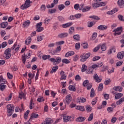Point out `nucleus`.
Listing matches in <instances>:
<instances>
[{"label": "nucleus", "instance_id": "50", "mask_svg": "<svg viewBox=\"0 0 124 124\" xmlns=\"http://www.w3.org/2000/svg\"><path fill=\"white\" fill-rule=\"evenodd\" d=\"M103 90V84L100 83L98 87V90L99 92H101Z\"/></svg>", "mask_w": 124, "mask_h": 124}, {"label": "nucleus", "instance_id": "60", "mask_svg": "<svg viewBox=\"0 0 124 124\" xmlns=\"http://www.w3.org/2000/svg\"><path fill=\"white\" fill-rule=\"evenodd\" d=\"M74 8L76 10H78V9H79V4H75L74 5Z\"/></svg>", "mask_w": 124, "mask_h": 124}, {"label": "nucleus", "instance_id": "7", "mask_svg": "<svg viewBox=\"0 0 124 124\" xmlns=\"http://www.w3.org/2000/svg\"><path fill=\"white\" fill-rule=\"evenodd\" d=\"M91 9V7L86 6L84 8V5L81 4L79 5V10H81L82 12H87V11H89Z\"/></svg>", "mask_w": 124, "mask_h": 124}, {"label": "nucleus", "instance_id": "31", "mask_svg": "<svg viewBox=\"0 0 124 124\" xmlns=\"http://www.w3.org/2000/svg\"><path fill=\"white\" fill-rule=\"evenodd\" d=\"M87 69H88V66H87V65H86L85 64H83L82 65L81 72H85V71H86Z\"/></svg>", "mask_w": 124, "mask_h": 124}, {"label": "nucleus", "instance_id": "16", "mask_svg": "<svg viewBox=\"0 0 124 124\" xmlns=\"http://www.w3.org/2000/svg\"><path fill=\"white\" fill-rule=\"evenodd\" d=\"M113 90H114V91H115L116 92L118 91V92H120L121 93L123 92V87H120V86H114L113 88Z\"/></svg>", "mask_w": 124, "mask_h": 124}, {"label": "nucleus", "instance_id": "34", "mask_svg": "<svg viewBox=\"0 0 124 124\" xmlns=\"http://www.w3.org/2000/svg\"><path fill=\"white\" fill-rule=\"evenodd\" d=\"M81 46H83L84 49H88L89 48V44L87 43H83L81 44Z\"/></svg>", "mask_w": 124, "mask_h": 124}, {"label": "nucleus", "instance_id": "51", "mask_svg": "<svg viewBox=\"0 0 124 124\" xmlns=\"http://www.w3.org/2000/svg\"><path fill=\"white\" fill-rule=\"evenodd\" d=\"M117 3L120 6H122V5H124V0H118Z\"/></svg>", "mask_w": 124, "mask_h": 124}, {"label": "nucleus", "instance_id": "59", "mask_svg": "<svg viewBox=\"0 0 124 124\" xmlns=\"http://www.w3.org/2000/svg\"><path fill=\"white\" fill-rule=\"evenodd\" d=\"M1 45V47L2 48H5L6 46H7V42H4L2 43Z\"/></svg>", "mask_w": 124, "mask_h": 124}, {"label": "nucleus", "instance_id": "27", "mask_svg": "<svg viewBox=\"0 0 124 124\" xmlns=\"http://www.w3.org/2000/svg\"><path fill=\"white\" fill-rule=\"evenodd\" d=\"M68 89L71 92H76V87L74 85H70Z\"/></svg>", "mask_w": 124, "mask_h": 124}, {"label": "nucleus", "instance_id": "9", "mask_svg": "<svg viewBox=\"0 0 124 124\" xmlns=\"http://www.w3.org/2000/svg\"><path fill=\"white\" fill-rule=\"evenodd\" d=\"M117 57L119 60H123L124 57V51L118 52Z\"/></svg>", "mask_w": 124, "mask_h": 124}, {"label": "nucleus", "instance_id": "30", "mask_svg": "<svg viewBox=\"0 0 124 124\" xmlns=\"http://www.w3.org/2000/svg\"><path fill=\"white\" fill-rule=\"evenodd\" d=\"M30 24H31V21H30V20L25 21L23 23L24 28H27V27H29L30 26Z\"/></svg>", "mask_w": 124, "mask_h": 124}, {"label": "nucleus", "instance_id": "55", "mask_svg": "<svg viewBox=\"0 0 124 124\" xmlns=\"http://www.w3.org/2000/svg\"><path fill=\"white\" fill-rule=\"evenodd\" d=\"M84 55V57H85V59L87 60V59H89L90 58V56H91V53L88 52L86 54H83Z\"/></svg>", "mask_w": 124, "mask_h": 124}, {"label": "nucleus", "instance_id": "64", "mask_svg": "<svg viewBox=\"0 0 124 124\" xmlns=\"http://www.w3.org/2000/svg\"><path fill=\"white\" fill-rule=\"evenodd\" d=\"M7 76L8 79H12V78H13V76L12 75L10 74V73H7Z\"/></svg>", "mask_w": 124, "mask_h": 124}, {"label": "nucleus", "instance_id": "15", "mask_svg": "<svg viewBox=\"0 0 124 124\" xmlns=\"http://www.w3.org/2000/svg\"><path fill=\"white\" fill-rule=\"evenodd\" d=\"M103 65V63L101 62V63H97V64H94L92 65V68L93 69H94V68H96V67H101Z\"/></svg>", "mask_w": 124, "mask_h": 124}, {"label": "nucleus", "instance_id": "5", "mask_svg": "<svg viewBox=\"0 0 124 124\" xmlns=\"http://www.w3.org/2000/svg\"><path fill=\"white\" fill-rule=\"evenodd\" d=\"M5 58V59H10L11 58V49L10 48H8L4 51Z\"/></svg>", "mask_w": 124, "mask_h": 124}, {"label": "nucleus", "instance_id": "17", "mask_svg": "<svg viewBox=\"0 0 124 124\" xmlns=\"http://www.w3.org/2000/svg\"><path fill=\"white\" fill-rule=\"evenodd\" d=\"M60 75L61 76L60 80H66V75L64 74V72L63 71H62L60 72Z\"/></svg>", "mask_w": 124, "mask_h": 124}, {"label": "nucleus", "instance_id": "6", "mask_svg": "<svg viewBox=\"0 0 124 124\" xmlns=\"http://www.w3.org/2000/svg\"><path fill=\"white\" fill-rule=\"evenodd\" d=\"M31 56V54L30 52L28 53V55H26L25 53L24 55H22L21 60L24 64L26 63V59H30Z\"/></svg>", "mask_w": 124, "mask_h": 124}, {"label": "nucleus", "instance_id": "10", "mask_svg": "<svg viewBox=\"0 0 124 124\" xmlns=\"http://www.w3.org/2000/svg\"><path fill=\"white\" fill-rule=\"evenodd\" d=\"M68 36V33L66 32L61 33L58 35L59 38H64V37H67Z\"/></svg>", "mask_w": 124, "mask_h": 124}, {"label": "nucleus", "instance_id": "56", "mask_svg": "<svg viewBox=\"0 0 124 124\" xmlns=\"http://www.w3.org/2000/svg\"><path fill=\"white\" fill-rule=\"evenodd\" d=\"M107 111L108 112V113H112L113 111H114V108L112 107H108L107 108Z\"/></svg>", "mask_w": 124, "mask_h": 124}, {"label": "nucleus", "instance_id": "22", "mask_svg": "<svg viewBox=\"0 0 124 124\" xmlns=\"http://www.w3.org/2000/svg\"><path fill=\"white\" fill-rule=\"evenodd\" d=\"M1 29H5L7 26H8V22H3L0 24Z\"/></svg>", "mask_w": 124, "mask_h": 124}, {"label": "nucleus", "instance_id": "46", "mask_svg": "<svg viewBox=\"0 0 124 124\" xmlns=\"http://www.w3.org/2000/svg\"><path fill=\"white\" fill-rule=\"evenodd\" d=\"M5 88H6V85L0 84V91H1V92H3V91L5 90Z\"/></svg>", "mask_w": 124, "mask_h": 124}, {"label": "nucleus", "instance_id": "28", "mask_svg": "<svg viewBox=\"0 0 124 124\" xmlns=\"http://www.w3.org/2000/svg\"><path fill=\"white\" fill-rule=\"evenodd\" d=\"M124 96V94L122 93H118L116 94H115V99H120L122 96Z\"/></svg>", "mask_w": 124, "mask_h": 124}, {"label": "nucleus", "instance_id": "23", "mask_svg": "<svg viewBox=\"0 0 124 124\" xmlns=\"http://www.w3.org/2000/svg\"><path fill=\"white\" fill-rule=\"evenodd\" d=\"M58 68H59V66L58 65L53 66L52 67V70L50 72V74H52L56 72V71H57V70H58Z\"/></svg>", "mask_w": 124, "mask_h": 124}, {"label": "nucleus", "instance_id": "40", "mask_svg": "<svg viewBox=\"0 0 124 124\" xmlns=\"http://www.w3.org/2000/svg\"><path fill=\"white\" fill-rule=\"evenodd\" d=\"M65 8V6L63 4H60L58 6V9L60 11H62V9H64Z\"/></svg>", "mask_w": 124, "mask_h": 124}, {"label": "nucleus", "instance_id": "18", "mask_svg": "<svg viewBox=\"0 0 124 124\" xmlns=\"http://www.w3.org/2000/svg\"><path fill=\"white\" fill-rule=\"evenodd\" d=\"M73 25V23L72 22H68L66 24H63L62 25V27L63 29H65L66 28H69V27H71V26H72Z\"/></svg>", "mask_w": 124, "mask_h": 124}, {"label": "nucleus", "instance_id": "45", "mask_svg": "<svg viewBox=\"0 0 124 124\" xmlns=\"http://www.w3.org/2000/svg\"><path fill=\"white\" fill-rule=\"evenodd\" d=\"M50 55H43L42 56V59L44 61H46V60H48V59H50Z\"/></svg>", "mask_w": 124, "mask_h": 124}, {"label": "nucleus", "instance_id": "53", "mask_svg": "<svg viewBox=\"0 0 124 124\" xmlns=\"http://www.w3.org/2000/svg\"><path fill=\"white\" fill-rule=\"evenodd\" d=\"M96 36H97V33L94 32L93 34L92 37L91 38V40H94V39H95V38H96Z\"/></svg>", "mask_w": 124, "mask_h": 124}, {"label": "nucleus", "instance_id": "41", "mask_svg": "<svg viewBox=\"0 0 124 124\" xmlns=\"http://www.w3.org/2000/svg\"><path fill=\"white\" fill-rule=\"evenodd\" d=\"M101 47V45H98L96 47L94 48L93 50V52H97L99 50V49H100Z\"/></svg>", "mask_w": 124, "mask_h": 124}, {"label": "nucleus", "instance_id": "54", "mask_svg": "<svg viewBox=\"0 0 124 124\" xmlns=\"http://www.w3.org/2000/svg\"><path fill=\"white\" fill-rule=\"evenodd\" d=\"M62 62H63V63H69L70 62V61H69V60H68V59H63L62 60Z\"/></svg>", "mask_w": 124, "mask_h": 124}, {"label": "nucleus", "instance_id": "58", "mask_svg": "<svg viewBox=\"0 0 124 124\" xmlns=\"http://www.w3.org/2000/svg\"><path fill=\"white\" fill-rule=\"evenodd\" d=\"M80 43H78L76 44L75 48L76 50H79V49H80Z\"/></svg>", "mask_w": 124, "mask_h": 124}, {"label": "nucleus", "instance_id": "48", "mask_svg": "<svg viewBox=\"0 0 124 124\" xmlns=\"http://www.w3.org/2000/svg\"><path fill=\"white\" fill-rule=\"evenodd\" d=\"M36 29H37L36 30V31H37V32H41V31H43L44 30V28H43V27H37Z\"/></svg>", "mask_w": 124, "mask_h": 124}, {"label": "nucleus", "instance_id": "42", "mask_svg": "<svg viewBox=\"0 0 124 124\" xmlns=\"http://www.w3.org/2000/svg\"><path fill=\"white\" fill-rule=\"evenodd\" d=\"M73 37L75 40H77V41H79L80 40V35H79V34L74 35Z\"/></svg>", "mask_w": 124, "mask_h": 124}, {"label": "nucleus", "instance_id": "13", "mask_svg": "<svg viewBox=\"0 0 124 124\" xmlns=\"http://www.w3.org/2000/svg\"><path fill=\"white\" fill-rule=\"evenodd\" d=\"M71 116H65L63 117L64 123H67V122H71Z\"/></svg>", "mask_w": 124, "mask_h": 124}, {"label": "nucleus", "instance_id": "29", "mask_svg": "<svg viewBox=\"0 0 124 124\" xmlns=\"http://www.w3.org/2000/svg\"><path fill=\"white\" fill-rule=\"evenodd\" d=\"M117 31H120L121 32H123V27L121 26L118 27L113 31V32H116Z\"/></svg>", "mask_w": 124, "mask_h": 124}, {"label": "nucleus", "instance_id": "57", "mask_svg": "<svg viewBox=\"0 0 124 124\" xmlns=\"http://www.w3.org/2000/svg\"><path fill=\"white\" fill-rule=\"evenodd\" d=\"M100 56H95L93 58V62H95L96 61H98V60H99V59H100Z\"/></svg>", "mask_w": 124, "mask_h": 124}, {"label": "nucleus", "instance_id": "8", "mask_svg": "<svg viewBox=\"0 0 124 124\" xmlns=\"http://www.w3.org/2000/svg\"><path fill=\"white\" fill-rule=\"evenodd\" d=\"M62 51V46H59L56 47V50L53 51H51L52 55H55L57 53H60Z\"/></svg>", "mask_w": 124, "mask_h": 124}, {"label": "nucleus", "instance_id": "2", "mask_svg": "<svg viewBox=\"0 0 124 124\" xmlns=\"http://www.w3.org/2000/svg\"><path fill=\"white\" fill-rule=\"evenodd\" d=\"M106 5V3L105 2H98L94 3L92 4V7L93 9L97 8V7H100V6H105Z\"/></svg>", "mask_w": 124, "mask_h": 124}, {"label": "nucleus", "instance_id": "39", "mask_svg": "<svg viewBox=\"0 0 124 124\" xmlns=\"http://www.w3.org/2000/svg\"><path fill=\"white\" fill-rule=\"evenodd\" d=\"M80 58H81L80 62H86L87 61V59L86 58V57H85L84 54H82L80 56Z\"/></svg>", "mask_w": 124, "mask_h": 124}, {"label": "nucleus", "instance_id": "36", "mask_svg": "<svg viewBox=\"0 0 124 124\" xmlns=\"http://www.w3.org/2000/svg\"><path fill=\"white\" fill-rule=\"evenodd\" d=\"M89 18L91 19H93L94 20H96V21H98V20H100V18L96 16H89Z\"/></svg>", "mask_w": 124, "mask_h": 124}, {"label": "nucleus", "instance_id": "62", "mask_svg": "<svg viewBox=\"0 0 124 124\" xmlns=\"http://www.w3.org/2000/svg\"><path fill=\"white\" fill-rule=\"evenodd\" d=\"M46 9V6L45 5L43 4L41 6V11H45V10Z\"/></svg>", "mask_w": 124, "mask_h": 124}, {"label": "nucleus", "instance_id": "3", "mask_svg": "<svg viewBox=\"0 0 124 124\" xmlns=\"http://www.w3.org/2000/svg\"><path fill=\"white\" fill-rule=\"evenodd\" d=\"M30 2H31V0H26L25 3L22 4L20 6V8L22 10L27 9V8H29V7H30V6H31V4H30Z\"/></svg>", "mask_w": 124, "mask_h": 124}, {"label": "nucleus", "instance_id": "19", "mask_svg": "<svg viewBox=\"0 0 124 124\" xmlns=\"http://www.w3.org/2000/svg\"><path fill=\"white\" fill-rule=\"evenodd\" d=\"M93 78L97 83H100V82H101V79L99 78V77H98V75H97L96 74H94L93 76Z\"/></svg>", "mask_w": 124, "mask_h": 124}, {"label": "nucleus", "instance_id": "52", "mask_svg": "<svg viewBox=\"0 0 124 124\" xmlns=\"http://www.w3.org/2000/svg\"><path fill=\"white\" fill-rule=\"evenodd\" d=\"M86 110L87 112H91L93 110V108L88 105L86 107Z\"/></svg>", "mask_w": 124, "mask_h": 124}, {"label": "nucleus", "instance_id": "24", "mask_svg": "<svg viewBox=\"0 0 124 124\" xmlns=\"http://www.w3.org/2000/svg\"><path fill=\"white\" fill-rule=\"evenodd\" d=\"M38 114L37 113H32L31 116V117L29 119V121L32 120V119H35L38 117Z\"/></svg>", "mask_w": 124, "mask_h": 124}, {"label": "nucleus", "instance_id": "4", "mask_svg": "<svg viewBox=\"0 0 124 124\" xmlns=\"http://www.w3.org/2000/svg\"><path fill=\"white\" fill-rule=\"evenodd\" d=\"M49 61L53 62L54 65H56V64H59L62 62V58L61 57H57L56 59L50 58Z\"/></svg>", "mask_w": 124, "mask_h": 124}, {"label": "nucleus", "instance_id": "43", "mask_svg": "<svg viewBox=\"0 0 124 124\" xmlns=\"http://www.w3.org/2000/svg\"><path fill=\"white\" fill-rule=\"evenodd\" d=\"M83 87H88L89 85V80L88 79H86L84 80L82 84Z\"/></svg>", "mask_w": 124, "mask_h": 124}, {"label": "nucleus", "instance_id": "47", "mask_svg": "<svg viewBox=\"0 0 124 124\" xmlns=\"http://www.w3.org/2000/svg\"><path fill=\"white\" fill-rule=\"evenodd\" d=\"M118 18L119 21H121V22H124V16H122V15H118Z\"/></svg>", "mask_w": 124, "mask_h": 124}, {"label": "nucleus", "instance_id": "21", "mask_svg": "<svg viewBox=\"0 0 124 124\" xmlns=\"http://www.w3.org/2000/svg\"><path fill=\"white\" fill-rule=\"evenodd\" d=\"M6 83H7L6 80L3 78L2 76H0V85H4V84H6Z\"/></svg>", "mask_w": 124, "mask_h": 124}, {"label": "nucleus", "instance_id": "12", "mask_svg": "<svg viewBox=\"0 0 124 124\" xmlns=\"http://www.w3.org/2000/svg\"><path fill=\"white\" fill-rule=\"evenodd\" d=\"M72 99V97L71 95L68 94L66 96V102L67 104H69L70 102H71V100Z\"/></svg>", "mask_w": 124, "mask_h": 124}, {"label": "nucleus", "instance_id": "63", "mask_svg": "<svg viewBox=\"0 0 124 124\" xmlns=\"http://www.w3.org/2000/svg\"><path fill=\"white\" fill-rule=\"evenodd\" d=\"M48 12L51 14H53V13H55V12H56V9H49Z\"/></svg>", "mask_w": 124, "mask_h": 124}, {"label": "nucleus", "instance_id": "44", "mask_svg": "<svg viewBox=\"0 0 124 124\" xmlns=\"http://www.w3.org/2000/svg\"><path fill=\"white\" fill-rule=\"evenodd\" d=\"M93 113H92L88 118V122H91L93 121Z\"/></svg>", "mask_w": 124, "mask_h": 124}, {"label": "nucleus", "instance_id": "33", "mask_svg": "<svg viewBox=\"0 0 124 124\" xmlns=\"http://www.w3.org/2000/svg\"><path fill=\"white\" fill-rule=\"evenodd\" d=\"M33 100L31 99L30 100V109H33L34 108V103H32Z\"/></svg>", "mask_w": 124, "mask_h": 124}, {"label": "nucleus", "instance_id": "37", "mask_svg": "<svg viewBox=\"0 0 124 124\" xmlns=\"http://www.w3.org/2000/svg\"><path fill=\"white\" fill-rule=\"evenodd\" d=\"M29 114H30V110H27L24 114V118L25 120H27V119H28Z\"/></svg>", "mask_w": 124, "mask_h": 124}, {"label": "nucleus", "instance_id": "25", "mask_svg": "<svg viewBox=\"0 0 124 124\" xmlns=\"http://www.w3.org/2000/svg\"><path fill=\"white\" fill-rule=\"evenodd\" d=\"M31 37L29 36L26 39L25 44H26V45H29V44H31Z\"/></svg>", "mask_w": 124, "mask_h": 124}, {"label": "nucleus", "instance_id": "32", "mask_svg": "<svg viewBox=\"0 0 124 124\" xmlns=\"http://www.w3.org/2000/svg\"><path fill=\"white\" fill-rule=\"evenodd\" d=\"M124 101V97L121 98L120 100L117 101L116 103L117 105H120L122 104V103H123Z\"/></svg>", "mask_w": 124, "mask_h": 124}, {"label": "nucleus", "instance_id": "14", "mask_svg": "<svg viewBox=\"0 0 124 124\" xmlns=\"http://www.w3.org/2000/svg\"><path fill=\"white\" fill-rule=\"evenodd\" d=\"M97 29L98 30H100L101 31H104L108 29V26L106 25H101L97 27Z\"/></svg>", "mask_w": 124, "mask_h": 124}, {"label": "nucleus", "instance_id": "49", "mask_svg": "<svg viewBox=\"0 0 124 124\" xmlns=\"http://www.w3.org/2000/svg\"><path fill=\"white\" fill-rule=\"evenodd\" d=\"M100 48L102 51H106V48H107V47L106 46V45L105 44H104L102 46H101Z\"/></svg>", "mask_w": 124, "mask_h": 124}, {"label": "nucleus", "instance_id": "26", "mask_svg": "<svg viewBox=\"0 0 124 124\" xmlns=\"http://www.w3.org/2000/svg\"><path fill=\"white\" fill-rule=\"evenodd\" d=\"M75 53L73 51H71L67 52L65 54V57L67 58V57H70V56H73Z\"/></svg>", "mask_w": 124, "mask_h": 124}, {"label": "nucleus", "instance_id": "35", "mask_svg": "<svg viewBox=\"0 0 124 124\" xmlns=\"http://www.w3.org/2000/svg\"><path fill=\"white\" fill-rule=\"evenodd\" d=\"M75 31V30L74 29V27H71L70 29H69V33L70 34H72L73 32Z\"/></svg>", "mask_w": 124, "mask_h": 124}, {"label": "nucleus", "instance_id": "1", "mask_svg": "<svg viewBox=\"0 0 124 124\" xmlns=\"http://www.w3.org/2000/svg\"><path fill=\"white\" fill-rule=\"evenodd\" d=\"M7 109V116L9 117H10V116L12 115V114H13V111H14V109L15 108V107L12 104H9L7 105L6 106Z\"/></svg>", "mask_w": 124, "mask_h": 124}, {"label": "nucleus", "instance_id": "11", "mask_svg": "<svg viewBox=\"0 0 124 124\" xmlns=\"http://www.w3.org/2000/svg\"><path fill=\"white\" fill-rule=\"evenodd\" d=\"M85 120H86L85 117L79 116L76 119V121L78 122L79 123H82L83 122H84Z\"/></svg>", "mask_w": 124, "mask_h": 124}, {"label": "nucleus", "instance_id": "38", "mask_svg": "<svg viewBox=\"0 0 124 124\" xmlns=\"http://www.w3.org/2000/svg\"><path fill=\"white\" fill-rule=\"evenodd\" d=\"M94 94H95L94 89L93 88H92L90 92V97H93L94 96Z\"/></svg>", "mask_w": 124, "mask_h": 124}, {"label": "nucleus", "instance_id": "20", "mask_svg": "<svg viewBox=\"0 0 124 124\" xmlns=\"http://www.w3.org/2000/svg\"><path fill=\"white\" fill-rule=\"evenodd\" d=\"M53 120L51 118H46V122L42 123V124H53Z\"/></svg>", "mask_w": 124, "mask_h": 124}, {"label": "nucleus", "instance_id": "61", "mask_svg": "<svg viewBox=\"0 0 124 124\" xmlns=\"http://www.w3.org/2000/svg\"><path fill=\"white\" fill-rule=\"evenodd\" d=\"M75 80L76 81H80L81 80V77L79 75H77L75 77Z\"/></svg>", "mask_w": 124, "mask_h": 124}]
</instances>
